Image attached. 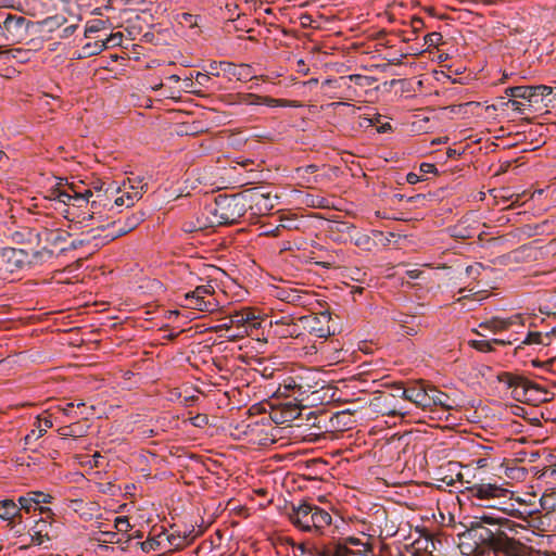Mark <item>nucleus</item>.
Wrapping results in <instances>:
<instances>
[{
	"label": "nucleus",
	"instance_id": "f257e3e1",
	"mask_svg": "<svg viewBox=\"0 0 556 556\" xmlns=\"http://www.w3.org/2000/svg\"><path fill=\"white\" fill-rule=\"evenodd\" d=\"M520 525L493 511L476 516L469 527L458 534L464 554L492 552L494 556H526L527 546L508 536L507 531L517 532Z\"/></svg>",
	"mask_w": 556,
	"mask_h": 556
},
{
	"label": "nucleus",
	"instance_id": "f03ea898",
	"mask_svg": "<svg viewBox=\"0 0 556 556\" xmlns=\"http://www.w3.org/2000/svg\"><path fill=\"white\" fill-rule=\"evenodd\" d=\"M247 210V198L242 193L219 194L215 198L214 204L205 207L206 213L211 216L207 217V224H202L198 219L199 225L195 229L236 224L245 214ZM187 230L193 231L194 228H188Z\"/></svg>",
	"mask_w": 556,
	"mask_h": 556
},
{
	"label": "nucleus",
	"instance_id": "7ed1b4c3",
	"mask_svg": "<svg viewBox=\"0 0 556 556\" xmlns=\"http://www.w3.org/2000/svg\"><path fill=\"white\" fill-rule=\"evenodd\" d=\"M287 514L294 527L318 535L323 534L332 521V517L327 510L306 501H300L299 504L292 503Z\"/></svg>",
	"mask_w": 556,
	"mask_h": 556
},
{
	"label": "nucleus",
	"instance_id": "20e7f679",
	"mask_svg": "<svg viewBox=\"0 0 556 556\" xmlns=\"http://www.w3.org/2000/svg\"><path fill=\"white\" fill-rule=\"evenodd\" d=\"M43 254L49 257L52 256V251L43 249L41 251H35L30 256L26 250L16 248H4L0 254L1 269L7 273H16L29 267L34 261H37Z\"/></svg>",
	"mask_w": 556,
	"mask_h": 556
},
{
	"label": "nucleus",
	"instance_id": "39448f33",
	"mask_svg": "<svg viewBox=\"0 0 556 556\" xmlns=\"http://www.w3.org/2000/svg\"><path fill=\"white\" fill-rule=\"evenodd\" d=\"M394 389L401 391V397L414 403L422 409H430L429 392L430 383L426 381H415L407 388L402 383L395 384Z\"/></svg>",
	"mask_w": 556,
	"mask_h": 556
},
{
	"label": "nucleus",
	"instance_id": "423d86ee",
	"mask_svg": "<svg viewBox=\"0 0 556 556\" xmlns=\"http://www.w3.org/2000/svg\"><path fill=\"white\" fill-rule=\"evenodd\" d=\"M2 22L8 45L20 43L28 37L31 22L24 16L8 14Z\"/></svg>",
	"mask_w": 556,
	"mask_h": 556
},
{
	"label": "nucleus",
	"instance_id": "0eeeda50",
	"mask_svg": "<svg viewBox=\"0 0 556 556\" xmlns=\"http://www.w3.org/2000/svg\"><path fill=\"white\" fill-rule=\"evenodd\" d=\"M214 293V288L211 285L198 286L193 291L185 294L187 306L201 311V312H213L216 309V302L214 300H206L207 295Z\"/></svg>",
	"mask_w": 556,
	"mask_h": 556
},
{
	"label": "nucleus",
	"instance_id": "6e6552de",
	"mask_svg": "<svg viewBox=\"0 0 556 556\" xmlns=\"http://www.w3.org/2000/svg\"><path fill=\"white\" fill-rule=\"evenodd\" d=\"M471 498L480 503L491 502L506 496L509 491L492 483H476L468 489Z\"/></svg>",
	"mask_w": 556,
	"mask_h": 556
},
{
	"label": "nucleus",
	"instance_id": "1a4fd4ad",
	"mask_svg": "<svg viewBox=\"0 0 556 556\" xmlns=\"http://www.w3.org/2000/svg\"><path fill=\"white\" fill-rule=\"evenodd\" d=\"M329 320L330 316L326 313L316 316H303L300 318L304 328L318 338H327L332 333L328 325Z\"/></svg>",
	"mask_w": 556,
	"mask_h": 556
},
{
	"label": "nucleus",
	"instance_id": "9d476101",
	"mask_svg": "<svg viewBox=\"0 0 556 556\" xmlns=\"http://www.w3.org/2000/svg\"><path fill=\"white\" fill-rule=\"evenodd\" d=\"M52 198L62 202L64 204L70 205L72 201H87L90 197H92V191L90 189H86L83 192L75 189V186L72 184L68 189L55 188L51 191Z\"/></svg>",
	"mask_w": 556,
	"mask_h": 556
},
{
	"label": "nucleus",
	"instance_id": "9b49d317",
	"mask_svg": "<svg viewBox=\"0 0 556 556\" xmlns=\"http://www.w3.org/2000/svg\"><path fill=\"white\" fill-rule=\"evenodd\" d=\"M429 400H430V408L432 406H441L445 410H451L455 407L454 400L451 399L450 395L440 391L433 384H430Z\"/></svg>",
	"mask_w": 556,
	"mask_h": 556
},
{
	"label": "nucleus",
	"instance_id": "f8f14e48",
	"mask_svg": "<svg viewBox=\"0 0 556 556\" xmlns=\"http://www.w3.org/2000/svg\"><path fill=\"white\" fill-rule=\"evenodd\" d=\"M531 97L529 98L528 108H535L542 105L546 108V96L552 92V87L546 85L531 86Z\"/></svg>",
	"mask_w": 556,
	"mask_h": 556
},
{
	"label": "nucleus",
	"instance_id": "ddd939ff",
	"mask_svg": "<svg viewBox=\"0 0 556 556\" xmlns=\"http://www.w3.org/2000/svg\"><path fill=\"white\" fill-rule=\"evenodd\" d=\"M230 324L239 328L247 327L248 325L253 328L260 327V323L256 321L255 315L250 309L235 312L230 316Z\"/></svg>",
	"mask_w": 556,
	"mask_h": 556
},
{
	"label": "nucleus",
	"instance_id": "4468645a",
	"mask_svg": "<svg viewBox=\"0 0 556 556\" xmlns=\"http://www.w3.org/2000/svg\"><path fill=\"white\" fill-rule=\"evenodd\" d=\"M34 426L35 428L31 429L24 438L26 445L31 444L34 441L41 438L47 430L53 426V424L49 418L41 419L38 417Z\"/></svg>",
	"mask_w": 556,
	"mask_h": 556
},
{
	"label": "nucleus",
	"instance_id": "2eb2a0df",
	"mask_svg": "<svg viewBox=\"0 0 556 556\" xmlns=\"http://www.w3.org/2000/svg\"><path fill=\"white\" fill-rule=\"evenodd\" d=\"M220 71L228 76L237 77V79L242 80L249 76L250 66L242 64L240 66L235 65L233 63L220 61L219 62Z\"/></svg>",
	"mask_w": 556,
	"mask_h": 556
},
{
	"label": "nucleus",
	"instance_id": "dca6fc26",
	"mask_svg": "<svg viewBox=\"0 0 556 556\" xmlns=\"http://www.w3.org/2000/svg\"><path fill=\"white\" fill-rule=\"evenodd\" d=\"M508 386L510 388H515L516 390L521 388L525 392L535 390L538 392L546 393L543 387H540L528 378L521 376H510L508 379Z\"/></svg>",
	"mask_w": 556,
	"mask_h": 556
},
{
	"label": "nucleus",
	"instance_id": "f3484780",
	"mask_svg": "<svg viewBox=\"0 0 556 556\" xmlns=\"http://www.w3.org/2000/svg\"><path fill=\"white\" fill-rule=\"evenodd\" d=\"M277 394L285 397L292 396L295 400V395L298 394L296 375L283 379L277 389Z\"/></svg>",
	"mask_w": 556,
	"mask_h": 556
},
{
	"label": "nucleus",
	"instance_id": "a211bd4d",
	"mask_svg": "<svg viewBox=\"0 0 556 556\" xmlns=\"http://www.w3.org/2000/svg\"><path fill=\"white\" fill-rule=\"evenodd\" d=\"M42 235L45 241L53 247H56L60 243L65 242L71 237V233L68 231L62 229H46Z\"/></svg>",
	"mask_w": 556,
	"mask_h": 556
},
{
	"label": "nucleus",
	"instance_id": "6ab92c4d",
	"mask_svg": "<svg viewBox=\"0 0 556 556\" xmlns=\"http://www.w3.org/2000/svg\"><path fill=\"white\" fill-rule=\"evenodd\" d=\"M20 508L12 500L0 502V518L12 521L15 517H20Z\"/></svg>",
	"mask_w": 556,
	"mask_h": 556
},
{
	"label": "nucleus",
	"instance_id": "aec40b11",
	"mask_svg": "<svg viewBox=\"0 0 556 556\" xmlns=\"http://www.w3.org/2000/svg\"><path fill=\"white\" fill-rule=\"evenodd\" d=\"M501 509H502V514L507 515V516H511V517H515V518H518L520 520H527L528 517H530L533 514H536L539 511V509H534V510H527V509L520 510V509L515 507L514 503H510V502H504V507H501Z\"/></svg>",
	"mask_w": 556,
	"mask_h": 556
},
{
	"label": "nucleus",
	"instance_id": "412c9836",
	"mask_svg": "<svg viewBox=\"0 0 556 556\" xmlns=\"http://www.w3.org/2000/svg\"><path fill=\"white\" fill-rule=\"evenodd\" d=\"M298 381V394L295 395V401H303L305 396L309 393H314L313 390L315 386L309 382L308 377L303 375H296Z\"/></svg>",
	"mask_w": 556,
	"mask_h": 556
},
{
	"label": "nucleus",
	"instance_id": "4be33fe9",
	"mask_svg": "<svg viewBox=\"0 0 556 556\" xmlns=\"http://www.w3.org/2000/svg\"><path fill=\"white\" fill-rule=\"evenodd\" d=\"M513 325V318H498L494 317L490 320L481 323L479 327L486 328L493 332L508 329Z\"/></svg>",
	"mask_w": 556,
	"mask_h": 556
},
{
	"label": "nucleus",
	"instance_id": "5701e85b",
	"mask_svg": "<svg viewBox=\"0 0 556 556\" xmlns=\"http://www.w3.org/2000/svg\"><path fill=\"white\" fill-rule=\"evenodd\" d=\"M106 48H108V42H103V40L88 42L81 48V51H80L78 58H89L92 55L100 54Z\"/></svg>",
	"mask_w": 556,
	"mask_h": 556
},
{
	"label": "nucleus",
	"instance_id": "b1692460",
	"mask_svg": "<svg viewBox=\"0 0 556 556\" xmlns=\"http://www.w3.org/2000/svg\"><path fill=\"white\" fill-rule=\"evenodd\" d=\"M140 191H135L132 193L126 192L125 194L118 197L115 199L114 203L116 206H123L126 205L127 207L132 206L135 203V200H139L141 198Z\"/></svg>",
	"mask_w": 556,
	"mask_h": 556
},
{
	"label": "nucleus",
	"instance_id": "393cba45",
	"mask_svg": "<svg viewBox=\"0 0 556 556\" xmlns=\"http://www.w3.org/2000/svg\"><path fill=\"white\" fill-rule=\"evenodd\" d=\"M544 338L548 339L549 333H545L544 336L541 332H529L526 339L521 342V344H543L548 345L549 342H545Z\"/></svg>",
	"mask_w": 556,
	"mask_h": 556
},
{
	"label": "nucleus",
	"instance_id": "a878e982",
	"mask_svg": "<svg viewBox=\"0 0 556 556\" xmlns=\"http://www.w3.org/2000/svg\"><path fill=\"white\" fill-rule=\"evenodd\" d=\"M273 100L268 98H264L254 93H244L241 96V102L248 105H260L264 103H269Z\"/></svg>",
	"mask_w": 556,
	"mask_h": 556
},
{
	"label": "nucleus",
	"instance_id": "bb28decb",
	"mask_svg": "<svg viewBox=\"0 0 556 556\" xmlns=\"http://www.w3.org/2000/svg\"><path fill=\"white\" fill-rule=\"evenodd\" d=\"M469 345L471 348H473L475 350H477L479 352H482V353H488V352L494 351L492 340H490V341H486V340H470L469 341Z\"/></svg>",
	"mask_w": 556,
	"mask_h": 556
},
{
	"label": "nucleus",
	"instance_id": "cd10ccee",
	"mask_svg": "<svg viewBox=\"0 0 556 556\" xmlns=\"http://www.w3.org/2000/svg\"><path fill=\"white\" fill-rule=\"evenodd\" d=\"M105 24H106L105 21L98 20V18L88 22L87 25H86V28H85V36L89 37L90 34H94V33H98V31L104 29L105 28Z\"/></svg>",
	"mask_w": 556,
	"mask_h": 556
},
{
	"label": "nucleus",
	"instance_id": "c85d7f7f",
	"mask_svg": "<svg viewBox=\"0 0 556 556\" xmlns=\"http://www.w3.org/2000/svg\"><path fill=\"white\" fill-rule=\"evenodd\" d=\"M36 500H34V497L29 496V494L27 493L26 495L24 496H21L18 498V508H20V511L23 509L25 510L26 513H30V510L34 508L36 509L37 508V505H35Z\"/></svg>",
	"mask_w": 556,
	"mask_h": 556
},
{
	"label": "nucleus",
	"instance_id": "c756f323",
	"mask_svg": "<svg viewBox=\"0 0 556 556\" xmlns=\"http://www.w3.org/2000/svg\"><path fill=\"white\" fill-rule=\"evenodd\" d=\"M70 215H74V213L67 212L66 218L73 223L71 227L77 228V225L84 226L86 223L93 218V213H84L81 217L77 216V220L75 217H70Z\"/></svg>",
	"mask_w": 556,
	"mask_h": 556
},
{
	"label": "nucleus",
	"instance_id": "7c9ffc66",
	"mask_svg": "<svg viewBox=\"0 0 556 556\" xmlns=\"http://www.w3.org/2000/svg\"><path fill=\"white\" fill-rule=\"evenodd\" d=\"M540 506H541L542 509L547 510V511L555 510L556 503H555V500H554L553 495L544 494L540 498Z\"/></svg>",
	"mask_w": 556,
	"mask_h": 556
},
{
	"label": "nucleus",
	"instance_id": "2f4dec72",
	"mask_svg": "<svg viewBox=\"0 0 556 556\" xmlns=\"http://www.w3.org/2000/svg\"><path fill=\"white\" fill-rule=\"evenodd\" d=\"M424 40H425V43L428 45L429 47H432V46L435 47L442 42L443 36L440 33L433 31V33L427 34L425 36Z\"/></svg>",
	"mask_w": 556,
	"mask_h": 556
},
{
	"label": "nucleus",
	"instance_id": "473e14b6",
	"mask_svg": "<svg viewBox=\"0 0 556 556\" xmlns=\"http://www.w3.org/2000/svg\"><path fill=\"white\" fill-rule=\"evenodd\" d=\"M506 105L510 106L514 111H517L519 114H523L527 110H530V108L527 106V103H523L516 98L509 99L506 102Z\"/></svg>",
	"mask_w": 556,
	"mask_h": 556
},
{
	"label": "nucleus",
	"instance_id": "72a5a7b5",
	"mask_svg": "<svg viewBox=\"0 0 556 556\" xmlns=\"http://www.w3.org/2000/svg\"><path fill=\"white\" fill-rule=\"evenodd\" d=\"M50 538L48 532L43 533V530H36L35 533L30 538V544L33 545H41L46 541H49Z\"/></svg>",
	"mask_w": 556,
	"mask_h": 556
},
{
	"label": "nucleus",
	"instance_id": "f704fd0d",
	"mask_svg": "<svg viewBox=\"0 0 556 556\" xmlns=\"http://www.w3.org/2000/svg\"><path fill=\"white\" fill-rule=\"evenodd\" d=\"M198 20H199V16L198 15H193L191 13H181L179 15V23L181 24H188L189 27H197L198 26Z\"/></svg>",
	"mask_w": 556,
	"mask_h": 556
},
{
	"label": "nucleus",
	"instance_id": "c9c22d12",
	"mask_svg": "<svg viewBox=\"0 0 556 556\" xmlns=\"http://www.w3.org/2000/svg\"><path fill=\"white\" fill-rule=\"evenodd\" d=\"M115 528L118 532H127L131 529L128 517L121 516L115 519Z\"/></svg>",
	"mask_w": 556,
	"mask_h": 556
},
{
	"label": "nucleus",
	"instance_id": "e433bc0d",
	"mask_svg": "<svg viewBox=\"0 0 556 556\" xmlns=\"http://www.w3.org/2000/svg\"><path fill=\"white\" fill-rule=\"evenodd\" d=\"M29 496L34 497L36 500L35 505H39L40 503H50L52 500V496L50 494H46L40 491H31L28 492Z\"/></svg>",
	"mask_w": 556,
	"mask_h": 556
},
{
	"label": "nucleus",
	"instance_id": "4c0bfd02",
	"mask_svg": "<svg viewBox=\"0 0 556 556\" xmlns=\"http://www.w3.org/2000/svg\"><path fill=\"white\" fill-rule=\"evenodd\" d=\"M140 548L144 553H149L151 551H156L160 546V542L155 539H148L141 543H139Z\"/></svg>",
	"mask_w": 556,
	"mask_h": 556
},
{
	"label": "nucleus",
	"instance_id": "58836bf2",
	"mask_svg": "<svg viewBox=\"0 0 556 556\" xmlns=\"http://www.w3.org/2000/svg\"><path fill=\"white\" fill-rule=\"evenodd\" d=\"M170 546L175 548H181L187 544V536H180L179 534H170L167 538Z\"/></svg>",
	"mask_w": 556,
	"mask_h": 556
},
{
	"label": "nucleus",
	"instance_id": "ea45409f",
	"mask_svg": "<svg viewBox=\"0 0 556 556\" xmlns=\"http://www.w3.org/2000/svg\"><path fill=\"white\" fill-rule=\"evenodd\" d=\"M484 269V266L481 263H477L475 265H469L466 267V275L471 278H477L480 276L481 271Z\"/></svg>",
	"mask_w": 556,
	"mask_h": 556
},
{
	"label": "nucleus",
	"instance_id": "a19ab883",
	"mask_svg": "<svg viewBox=\"0 0 556 556\" xmlns=\"http://www.w3.org/2000/svg\"><path fill=\"white\" fill-rule=\"evenodd\" d=\"M531 90V86H519V89L517 90V99L523 100V103H529Z\"/></svg>",
	"mask_w": 556,
	"mask_h": 556
},
{
	"label": "nucleus",
	"instance_id": "79ce46f5",
	"mask_svg": "<svg viewBox=\"0 0 556 556\" xmlns=\"http://www.w3.org/2000/svg\"><path fill=\"white\" fill-rule=\"evenodd\" d=\"M140 220H141L140 218L135 217V216L129 218L127 227L123 228V229H119L117 235L113 236L112 239L117 237V236H122V235L127 233L129 230L134 229L140 223Z\"/></svg>",
	"mask_w": 556,
	"mask_h": 556
},
{
	"label": "nucleus",
	"instance_id": "37998d69",
	"mask_svg": "<svg viewBox=\"0 0 556 556\" xmlns=\"http://www.w3.org/2000/svg\"><path fill=\"white\" fill-rule=\"evenodd\" d=\"M211 83L210 74L198 72L195 75V84L201 87H208Z\"/></svg>",
	"mask_w": 556,
	"mask_h": 556
},
{
	"label": "nucleus",
	"instance_id": "c03bdc74",
	"mask_svg": "<svg viewBox=\"0 0 556 556\" xmlns=\"http://www.w3.org/2000/svg\"><path fill=\"white\" fill-rule=\"evenodd\" d=\"M123 35L121 33L111 34L103 42H108L109 46H118L122 41Z\"/></svg>",
	"mask_w": 556,
	"mask_h": 556
},
{
	"label": "nucleus",
	"instance_id": "a18cd8bd",
	"mask_svg": "<svg viewBox=\"0 0 556 556\" xmlns=\"http://www.w3.org/2000/svg\"><path fill=\"white\" fill-rule=\"evenodd\" d=\"M547 108H556V87H552V92L546 96V109Z\"/></svg>",
	"mask_w": 556,
	"mask_h": 556
},
{
	"label": "nucleus",
	"instance_id": "49530a36",
	"mask_svg": "<svg viewBox=\"0 0 556 556\" xmlns=\"http://www.w3.org/2000/svg\"><path fill=\"white\" fill-rule=\"evenodd\" d=\"M352 553L346 545H338L332 556H350Z\"/></svg>",
	"mask_w": 556,
	"mask_h": 556
},
{
	"label": "nucleus",
	"instance_id": "de8ad7c7",
	"mask_svg": "<svg viewBox=\"0 0 556 556\" xmlns=\"http://www.w3.org/2000/svg\"><path fill=\"white\" fill-rule=\"evenodd\" d=\"M419 170L422 174H434L437 173V167L431 163H421L419 166Z\"/></svg>",
	"mask_w": 556,
	"mask_h": 556
},
{
	"label": "nucleus",
	"instance_id": "09e8293b",
	"mask_svg": "<svg viewBox=\"0 0 556 556\" xmlns=\"http://www.w3.org/2000/svg\"><path fill=\"white\" fill-rule=\"evenodd\" d=\"M400 321L403 323L401 325L403 333L408 336H414L417 333V330L413 326L407 325L408 321L406 319H401Z\"/></svg>",
	"mask_w": 556,
	"mask_h": 556
},
{
	"label": "nucleus",
	"instance_id": "8fccbe9b",
	"mask_svg": "<svg viewBox=\"0 0 556 556\" xmlns=\"http://www.w3.org/2000/svg\"><path fill=\"white\" fill-rule=\"evenodd\" d=\"M479 506H484V507H488V508H492V509H496L497 511H501L502 513V509L501 507H504V503H497L496 500L495 501H491V502H485V503H478Z\"/></svg>",
	"mask_w": 556,
	"mask_h": 556
},
{
	"label": "nucleus",
	"instance_id": "3c124183",
	"mask_svg": "<svg viewBox=\"0 0 556 556\" xmlns=\"http://www.w3.org/2000/svg\"><path fill=\"white\" fill-rule=\"evenodd\" d=\"M410 26L414 33L419 31L424 27V21L420 17H413L410 21Z\"/></svg>",
	"mask_w": 556,
	"mask_h": 556
},
{
	"label": "nucleus",
	"instance_id": "603ef678",
	"mask_svg": "<svg viewBox=\"0 0 556 556\" xmlns=\"http://www.w3.org/2000/svg\"><path fill=\"white\" fill-rule=\"evenodd\" d=\"M219 62L212 61L208 65V70L206 71L207 74L218 76L219 75Z\"/></svg>",
	"mask_w": 556,
	"mask_h": 556
},
{
	"label": "nucleus",
	"instance_id": "864d4df0",
	"mask_svg": "<svg viewBox=\"0 0 556 556\" xmlns=\"http://www.w3.org/2000/svg\"><path fill=\"white\" fill-rule=\"evenodd\" d=\"M77 29V25H68L62 30V38H68Z\"/></svg>",
	"mask_w": 556,
	"mask_h": 556
},
{
	"label": "nucleus",
	"instance_id": "5fc2aeb1",
	"mask_svg": "<svg viewBox=\"0 0 556 556\" xmlns=\"http://www.w3.org/2000/svg\"><path fill=\"white\" fill-rule=\"evenodd\" d=\"M76 426H67V427H64L61 429V434L63 435H70V437H75L76 435V432H77V429H75Z\"/></svg>",
	"mask_w": 556,
	"mask_h": 556
},
{
	"label": "nucleus",
	"instance_id": "6e6d98bb",
	"mask_svg": "<svg viewBox=\"0 0 556 556\" xmlns=\"http://www.w3.org/2000/svg\"><path fill=\"white\" fill-rule=\"evenodd\" d=\"M406 181L410 185H415L420 181V176L415 173H408L406 175Z\"/></svg>",
	"mask_w": 556,
	"mask_h": 556
},
{
	"label": "nucleus",
	"instance_id": "4d7b16f0",
	"mask_svg": "<svg viewBox=\"0 0 556 556\" xmlns=\"http://www.w3.org/2000/svg\"><path fill=\"white\" fill-rule=\"evenodd\" d=\"M317 169H318V166H317V165H315V164H309V165H306V166H304V167H300V168L298 169V172H304V173H306V174H313V173L317 172Z\"/></svg>",
	"mask_w": 556,
	"mask_h": 556
},
{
	"label": "nucleus",
	"instance_id": "13d9d810",
	"mask_svg": "<svg viewBox=\"0 0 556 556\" xmlns=\"http://www.w3.org/2000/svg\"><path fill=\"white\" fill-rule=\"evenodd\" d=\"M345 544L353 545V546L365 545L358 538H355V536L346 538Z\"/></svg>",
	"mask_w": 556,
	"mask_h": 556
},
{
	"label": "nucleus",
	"instance_id": "bf43d9fd",
	"mask_svg": "<svg viewBox=\"0 0 556 556\" xmlns=\"http://www.w3.org/2000/svg\"><path fill=\"white\" fill-rule=\"evenodd\" d=\"M519 89V86H516V87H508L505 89V93L506 96L510 97V98H516L517 99V90Z\"/></svg>",
	"mask_w": 556,
	"mask_h": 556
},
{
	"label": "nucleus",
	"instance_id": "052dcab7",
	"mask_svg": "<svg viewBox=\"0 0 556 556\" xmlns=\"http://www.w3.org/2000/svg\"><path fill=\"white\" fill-rule=\"evenodd\" d=\"M5 54L16 59L17 58V54H25L26 51L22 50V49H12V50H8L4 52Z\"/></svg>",
	"mask_w": 556,
	"mask_h": 556
},
{
	"label": "nucleus",
	"instance_id": "680f3d73",
	"mask_svg": "<svg viewBox=\"0 0 556 556\" xmlns=\"http://www.w3.org/2000/svg\"><path fill=\"white\" fill-rule=\"evenodd\" d=\"M316 264L324 268H331L334 266V261L333 260L320 261V262H317Z\"/></svg>",
	"mask_w": 556,
	"mask_h": 556
},
{
	"label": "nucleus",
	"instance_id": "e2e57ef3",
	"mask_svg": "<svg viewBox=\"0 0 556 556\" xmlns=\"http://www.w3.org/2000/svg\"><path fill=\"white\" fill-rule=\"evenodd\" d=\"M85 243V240H73L70 244V248L71 250H75L79 247H81L83 244Z\"/></svg>",
	"mask_w": 556,
	"mask_h": 556
},
{
	"label": "nucleus",
	"instance_id": "0e129e2a",
	"mask_svg": "<svg viewBox=\"0 0 556 556\" xmlns=\"http://www.w3.org/2000/svg\"><path fill=\"white\" fill-rule=\"evenodd\" d=\"M492 342H493V344L503 345V346L511 344L510 340H503V339H492Z\"/></svg>",
	"mask_w": 556,
	"mask_h": 556
},
{
	"label": "nucleus",
	"instance_id": "69168bd1",
	"mask_svg": "<svg viewBox=\"0 0 556 556\" xmlns=\"http://www.w3.org/2000/svg\"><path fill=\"white\" fill-rule=\"evenodd\" d=\"M421 271L418 270V269H412V270H408L407 271V276L410 278V279H417L419 276H420Z\"/></svg>",
	"mask_w": 556,
	"mask_h": 556
},
{
	"label": "nucleus",
	"instance_id": "338daca9",
	"mask_svg": "<svg viewBox=\"0 0 556 556\" xmlns=\"http://www.w3.org/2000/svg\"><path fill=\"white\" fill-rule=\"evenodd\" d=\"M47 527H48L47 522L45 520H42V519H40L36 523V528H38L37 530H43V533L47 532Z\"/></svg>",
	"mask_w": 556,
	"mask_h": 556
},
{
	"label": "nucleus",
	"instance_id": "774afa93",
	"mask_svg": "<svg viewBox=\"0 0 556 556\" xmlns=\"http://www.w3.org/2000/svg\"><path fill=\"white\" fill-rule=\"evenodd\" d=\"M294 552H300L301 555L306 553L305 544L301 543L298 545H294Z\"/></svg>",
	"mask_w": 556,
	"mask_h": 556
}]
</instances>
